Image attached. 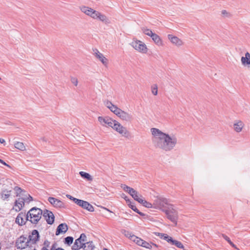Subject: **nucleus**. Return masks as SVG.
<instances>
[{
	"mask_svg": "<svg viewBox=\"0 0 250 250\" xmlns=\"http://www.w3.org/2000/svg\"><path fill=\"white\" fill-rule=\"evenodd\" d=\"M112 128L125 137L127 136L128 134V131L126 128L124 127L116 121H115Z\"/></svg>",
	"mask_w": 250,
	"mask_h": 250,
	"instance_id": "nucleus-6",
	"label": "nucleus"
},
{
	"mask_svg": "<svg viewBox=\"0 0 250 250\" xmlns=\"http://www.w3.org/2000/svg\"><path fill=\"white\" fill-rule=\"evenodd\" d=\"M152 245L155 247H157V245L152 243H149L144 240L142 242V247L146 248V249H151L152 248Z\"/></svg>",
	"mask_w": 250,
	"mask_h": 250,
	"instance_id": "nucleus-28",
	"label": "nucleus"
},
{
	"mask_svg": "<svg viewBox=\"0 0 250 250\" xmlns=\"http://www.w3.org/2000/svg\"><path fill=\"white\" fill-rule=\"evenodd\" d=\"M98 121L103 126H110L112 127L115 120H113L108 117H103L99 116L98 117Z\"/></svg>",
	"mask_w": 250,
	"mask_h": 250,
	"instance_id": "nucleus-8",
	"label": "nucleus"
},
{
	"mask_svg": "<svg viewBox=\"0 0 250 250\" xmlns=\"http://www.w3.org/2000/svg\"><path fill=\"white\" fill-rule=\"evenodd\" d=\"M42 215H43L48 224L52 225L53 224L55 217L52 211L45 209L43 211H42Z\"/></svg>",
	"mask_w": 250,
	"mask_h": 250,
	"instance_id": "nucleus-7",
	"label": "nucleus"
},
{
	"mask_svg": "<svg viewBox=\"0 0 250 250\" xmlns=\"http://www.w3.org/2000/svg\"><path fill=\"white\" fill-rule=\"evenodd\" d=\"M86 244H87L86 248L85 249V250H93L95 248V246L92 241L87 242Z\"/></svg>",
	"mask_w": 250,
	"mask_h": 250,
	"instance_id": "nucleus-33",
	"label": "nucleus"
},
{
	"mask_svg": "<svg viewBox=\"0 0 250 250\" xmlns=\"http://www.w3.org/2000/svg\"><path fill=\"white\" fill-rule=\"evenodd\" d=\"M49 203L55 208H64V203L61 200L54 197H49L48 199Z\"/></svg>",
	"mask_w": 250,
	"mask_h": 250,
	"instance_id": "nucleus-14",
	"label": "nucleus"
},
{
	"mask_svg": "<svg viewBox=\"0 0 250 250\" xmlns=\"http://www.w3.org/2000/svg\"><path fill=\"white\" fill-rule=\"evenodd\" d=\"M68 226L66 223L60 224L57 228L56 235H59L61 233H65L68 230Z\"/></svg>",
	"mask_w": 250,
	"mask_h": 250,
	"instance_id": "nucleus-16",
	"label": "nucleus"
},
{
	"mask_svg": "<svg viewBox=\"0 0 250 250\" xmlns=\"http://www.w3.org/2000/svg\"><path fill=\"white\" fill-rule=\"evenodd\" d=\"M223 238L226 240L233 248L237 249L235 245H234L230 240L229 238L226 235L223 234H222Z\"/></svg>",
	"mask_w": 250,
	"mask_h": 250,
	"instance_id": "nucleus-34",
	"label": "nucleus"
},
{
	"mask_svg": "<svg viewBox=\"0 0 250 250\" xmlns=\"http://www.w3.org/2000/svg\"><path fill=\"white\" fill-rule=\"evenodd\" d=\"M25 199L23 198H19L18 200L15 202L16 207L15 210L17 212L20 211L24 206Z\"/></svg>",
	"mask_w": 250,
	"mask_h": 250,
	"instance_id": "nucleus-17",
	"label": "nucleus"
},
{
	"mask_svg": "<svg viewBox=\"0 0 250 250\" xmlns=\"http://www.w3.org/2000/svg\"><path fill=\"white\" fill-rule=\"evenodd\" d=\"M164 239L167 241L171 245L172 243L173 242V239H172V238L167 234H166V236H165V238Z\"/></svg>",
	"mask_w": 250,
	"mask_h": 250,
	"instance_id": "nucleus-43",
	"label": "nucleus"
},
{
	"mask_svg": "<svg viewBox=\"0 0 250 250\" xmlns=\"http://www.w3.org/2000/svg\"><path fill=\"white\" fill-rule=\"evenodd\" d=\"M151 92L154 95H157L158 94V87L157 84H153L151 87Z\"/></svg>",
	"mask_w": 250,
	"mask_h": 250,
	"instance_id": "nucleus-38",
	"label": "nucleus"
},
{
	"mask_svg": "<svg viewBox=\"0 0 250 250\" xmlns=\"http://www.w3.org/2000/svg\"><path fill=\"white\" fill-rule=\"evenodd\" d=\"M82 243L81 239L79 237L78 239H76L72 247V249L73 250H79L81 249L82 246L79 247V246Z\"/></svg>",
	"mask_w": 250,
	"mask_h": 250,
	"instance_id": "nucleus-24",
	"label": "nucleus"
},
{
	"mask_svg": "<svg viewBox=\"0 0 250 250\" xmlns=\"http://www.w3.org/2000/svg\"><path fill=\"white\" fill-rule=\"evenodd\" d=\"M99 13V11L94 10L92 13L91 18L94 19H97V17L98 16Z\"/></svg>",
	"mask_w": 250,
	"mask_h": 250,
	"instance_id": "nucleus-46",
	"label": "nucleus"
},
{
	"mask_svg": "<svg viewBox=\"0 0 250 250\" xmlns=\"http://www.w3.org/2000/svg\"><path fill=\"white\" fill-rule=\"evenodd\" d=\"M127 205H128L129 207L130 208L133 210H134L135 212H136L141 216H145L146 215L145 214L140 211L136 208V207L134 205H133V203H131V202H130V203H128Z\"/></svg>",
	"mask_w": 250,
	"mask_h": 250,
	"instance_id": "nucleus-26",
	"label": "nucleus"
},
{
	"mask_svg": "<svg viewBox=\"0 0 250 250\" xmlns=\"http://www.w3.org/2000/svg\"><path fill=\"white\" fill-rule=\"evenodd\" d=\"M104 104L105 106L108 108H109L110 106L113 104L110 101H107L104 103Z\"/></svg>",
	"mask_w": 250,
	"mask_h": 250,
	"instance_id": "nucleus-52",
	"label": "nucleus"
},
{
	"mask_svg": "<svg viewBox=\"0 0 250 250\" xmlns=\"http://www.w3.org/2000/svg\"><path fill=\"white\" fill-rule=\"evenodd\" d=\"M50 242L47 240H45L43 243L44 247H46V248H48L50 245Z\"/></svg>",
	"mask_w": 250,
	"mask_h": 250,
	"instance_id": "nucleus-53",
	"label": "nucleus"
},
{
	"mask_svg": "<svg viewBox=\"0 0 250 250\" xmlns=\"http://www.w3.org/2000/svg\"><path fill=\"white\" fill-rule=\"evenodd\" d=\"M27 200H29V202L31 201H32L33 200V198H32V196H31L30 195H29V197L27 198Z\"/></svg>",
	"mask_w": 250,
	"mask_h": 250,
	"instance_id": "nucleus-58",
	"label": "nucleus"
},
{
	"mask_svg": "<svg viewBox=\"0 0 250 250\" xmlns=\"http://www.w3.org/2000/svg\"><path fill=\"white\" fill-rule=\"evenodd\" d=\"M172 245H174L178 248L183 249L184 246L182 243L178 241L173 240V242L171 244Z\"/></svg>",
	"mask_w": 250,
	"mask_h": 250,
	"instance_id": "nucleus-36",
	"label": "nucleus"
},
{
	"mask_svg": "<svg viewBox=\"0 0 250 250\" xmlns=\"http://www.w3.org/2000/svg\"><path fill=\"white\" fill-rule=\"evenodd\" d=\"M162 211L166 213L167 219L173 223L174 226H176L177 224V220L178 219L177 211L172 208H168L167 209H162Z\"/></svg>",
	"mask_w": 250,
	"mask_h": 250,
	"instance_id": "nucleus-3",
	"label": "nucleus"
},
{
	"mask_svg": "<svg viewBox=\"0 0 250 250\" xmlns=\"http://www.w3.org/2000/svg\"><path fill=\"white\" fill-rule=\"evenodd\" d=\"M0 163L2 164L7 166L8 167H11L7 164H6L4 161H3L2 159H0Z\"/></svg>",
	"mask_w": 250,
	"mask_h": 250,
	"instance_id": "nucleus-56",
	"label": "nucleus"
},
{
	"mask_svg": "<svg viewBox=\"0 0 250 250\" xmlns=\"http://www.w3.org/2000/svg\"><path fill=\"white\" fill-rule=\"evenodd\" d=\"M82 243L87 242L86 239V236L84 233H82L79 237Z\"/></svg>",
	"mask_w": 250,
	"mask_h": 250,
	"instance_id": "nucleus-45",
	"label": "nucleus"
},
{
	"mask_svg": "<svg viewBox=\"0 0 250 250\" xmlns=\"http://www.w3.org/2000/svg\"><path fill=\"white\" fill-rule=\"evenodd\" d=\"M130 239L131 240H132L133 241H134V242H135L136 240L138 238V237H137V236H136L135 235H130Z\"/></svg>",
	"mask_w": 250,
	"mask_h": 250,
	"instance_id": "nucleus-55",
	"label": "nucleus"
},
{
	"mask_svg": "<svg viewBox=\"0 0 250 250\" xmlns=\"http://www.w3.org/2000/svg\"><path fill=\"white\" fill-rule=\"evenodd\" d=\"M26 215L25 212H21L19 213L16 218V223L21 226L24 225L27 221H26Z\"/></svg>",
	"mask_w": 250,
	"mask_h": 250,
	"instance_id": "nucleus-13",
	"label": "nucleus"
},
{
	"mask_svg": "<svg viewBox=\"0 0 250 250\" xmlns=\"http://www.w3.org/2000/svg\"><path fill=\"white\" fill-rule=\"evenodd\" d=\"M103 250H108L107 249H106V248H104Z\"/></svg>",
	"mask_w": 250,
	"mask_h": 250,
	"instance_id": "nucleus-61",
	"label": "nucleus"
},
{
	"mask_svg": "<svg viewBox=\"0 0 250 250\" xmlns=\"http://www.w3.org/2000/svg\"><path fill=\"white\" fill-rule=\"evenodd\" d=\"M42 210L38 208H31L26 213V221L30 222L34 225H37L42 218Z\"/></svg>",
	"mask_w": 250,
	"mask_h": 250,
	"instance_id": "nucleus-2",
	"label": "nucleus"
},
{
	"mask_svg": "<svg viewBox=\"0 0 250 250\" xmlns=\"http://www.w3.org/2000/svg\"><path fill=\"white\" fill-rule=\"evenodd\" d=\"M41 250H49L46 247H43Z\"/></svg>",
	"mask_w": 250,
	"mask_h": 250,
	"instance_id": "nucleus-59",
	"label": "nucleus"
},
{
	"mask_svg": "<svg viewBox=\"0 0 250 250\" xmlns=\"http://www.w3.org/2000/svg\"><path fill=\"white\" fill-rule=\"evenodd\" d=\"M74 238L72 236H67L64 238V243L65 244L70 246L73 242Z\"/></svg>",
	"mask_w": 250,
	"mask_h": 250,
	"instance_id": "nucleus-30",
	"label": "nucleus"
},
{
	"mask_svg": "<svg viewBox=\"0 0 250 250\" xmlns=\"http://www.w3.org/2000/svg\"><path fill=\"white\" fill-rule=\"evenodd\" d=\"M66 196L68 198H69L71 200H72L76 204L77 203H78V201H79L80 200V199L73 197V196L69 194H67Z\"/></svg>",
	"mask_w": 250,
	"mask_h": 250,
	"instance_id": "nucleus-44",
	"label": "nucleus"
},
{
	"mask_svg": "<svg viewBox=\"0 0 250 250\" xmlns=\"http://www.w3.org/2000/svg\"><path fill=\"white\" fill-rule=\"evenodd\" d=\"M233 126L234 130L237 132H239L242 130L244 126V124L242 121H238L234 124Z\"/></svg>",
	"mask_w": 250,
	"mask_h": 250,
	"instance_id": "nucleus-21",
	"label": "nucleus"
},
{
	"mask_svg": "<svg viewBox=\"0 0 250 250\" xmlns=\"http://www.w3.org/2000/svg\"><path fill=\"white\" fill-rule=\"evenodd\" d=\"M97 19L105 23V24H108L110 22V21L109 19L107 18V17L100 12H99L98 14Z\"/></svg>",
	"mask_w": 250,
	"mask_h": 250,
	"instance_id": "nucleus-23",
	"label": "nucleus"
},
{
	"mask_svg": "<svg viewBox=\"0 0 250 250\" xmlns=\"http://www.w3.org/2000/svg\"><path fill=\"white\" fill-rule=\"evenodd\" d=\"M12 188H6L3 187L0 192V197L3 201H8L11 196Z\"/></svg>",
	"mask_w": 250,
	"mask_h": 250,
	"instance_id": "nucleus-5",
	"label": "nucleus"
},
{
	"mask_svg": "<svg viewBox=\"0 0 250 250\" xmlns=\"http://www.w3.org/2000/svg\"><path fill=\"white\" fill-rule=\"evenodd\" d=\"M88 202L82 200H80L78 201V203H77V205L79 206L80 207H82L83 209H85V208L87 205Z\"/></svg>",
	"mask_w": 250,
	"mask_h": 250,
	"instance_id": "nucleus-35",
	"label": "nucleus"
},
{
	"mask_svg": "<svg viewBox=\"0 0 250 250\" xmlns=\"http://www.w3.org/2000/svg\"><path fill=\"white\" fill-rule=\"evenodd\" d=\"M85 209H86L90 212H93L94 211V207L88 202L87 203V205L85 208Z\"/></svg>",
	"mask_w": 250,
	"mask_h": 250,
	"instance_id": "nucleus-42",
	"label": "nucleus"
},
{
	"mask_svg": "<svg viewBox=\"0 0 250 250\" xmlns=\"http://www.w3.org/2000/svg\"><path fill=\"white\" fill-rule=\"evenodd\" d=\"M141 29L144 34H145L146 35L149 37H151L152 36V35L154 33L152 32V31L150 29H148L145 27H142Z\"/></svg>",
	"mask_w": 250,
	"mask_h": 250,
	"instance_id": "nucleus-29",
	"label": "nucleus"
},
{
	"mask_svg": "<svg viewBox=\"0 0 250 250\" xmlns=\"http://www.w3.org/2000/svg\"><path fill=\"white\" fill-rule=\"evenodd\" d=\"M121 197L124 198L127 203H130L131 201L128 199V197L124 193H122L121 195Z\"/></svg>",
	"mask_w": 250,
	"mask_h": 250,
	"instance_id": "nucleus-48",
	"label": "nucleus"
},
{
	"mask_svg": "<svg viewBox=\"0 0 250 250\" xmlns=\"http://www.w3.org/2000/svg\"><path fill=\"white\" fill-rule=\"evenodd\" d=\"M1 79V78H0V80Z\"/></svg>",
	"mask_w": 250,
	"mask_h": 250,
	"instance_id": "nucleus-64",
	"label": "nucleus"
},
{
	"mask_svg": "<svg viewBox=\"0 0 250 250\" xmlns=\"http://www.w3.org/2000/svg\"><path fill=\"white\" fill-rule=\"evenodd\" d=\"M222 14L223 15H225V14H227V11H226V10H223V11H222Z\"/></svg>",
	"mask_w": 250,
	"mask_h": 250,
	"instance_id": "nucleus-60",
	"label": "nucleus"
},
{
	"mask_svg": "<svg viewBox=\"0 0 250 250\" xmlns=\"http://www.w3.org/2000/svg\"><path fill=\"white\" fill-rule=\"evenodd\" d=\"M132 46L140 52L145 53L147 51L146 44L140 41L132 42Z\"/></svg>",
	"mask_w": 250,
	"mask_h": 250,
	"instance_id": "nucleus-11",
	"label": "nucleus"
},
{
	"mask_svg": "<svg viewBox=\"0 0 250 250\" xmlns=\"http://www.w3.org/2000/svg\"><path fill=\"white\" fill-rule=\"evenodd\" d=\"M95 57L98 58L102 63L106 66L107 64V59L104 57L103 54L101 53L97 49H93Z\"/></svg>",
	"mask_w": 250,
	"mask_h": 250,
	"instance_id": "nucleus-15",
	"label": "nucleus"
},
{
	"mask_svg": "<svg viewBox=\"0 0 250 250\" xmlns=\"http://www.w3.org/2000/svg\"><path fill=\"white\" fill-rule=\"evenodd\" d=\"M111 111L113 112L115 114L117 115V113L120 111V108H118L116 105L113 104L109 108Z\"/></svg>",
	"mask_w": 250,
	"mask_h": 250,
	"instance_id": "nucleus-32",
	"label": "nucleus"
},
{
	"mask_svg": "<svg viewBox=\"0 0 250 250\" xmlns=\"http://www.w3.org/2000/svg\"><path fill=\"white\" fill-rule=\"evenodd\" d=\"M14 190L16 192V196H20V194L24 191L25 192L24 190H23V189H22L21 188L19 187H15L14 188Z\"/></svg>",
	"mask_w": 250,
	"mask_h": 250,
	"instance_id": "nucleus-37",
	"label": "nucleus"
},
{
	"mask_svg": "<svg viewBox=\"0 0 250 250\" xmlns=\"http://www.w3.org/2000/svg\"><path fill=\"white\" fill-rule=\"evenodd\" d=\"M121 188L125 191L127 192L128 194L130 193L131 189L132 188H130L126 185L123 184L121 185Z\"/></svg>",
	"mask_w": 250,
	"mask_h": 250,
	"instance_id": "nucleus-39",
	"label": "nucleus"
},
{
	"mask_svg": "<svg viewBox=\"0 0 250 250\" xmlns=\"http://www.w3.org/2000/svg\"><path fill=\"white\" fill-rule=\"evenodd\" d=\"M135 200L138 202L139 203L141 202V200H142L143 199L141 197H142V196L138 192V194H136L133 196V197H132Z\"/></svg>",
	"mask_w": 250,
	"mask_h": 250,
	"instance_id": "nucleus-41",
	"label": "nucleus"
},
{
	"mask_svg": "<svg viewBox=\"0 0 250 250\" xmlns=\"http://www.w3.org/2000/svg\"><path fill=\"white\" fill-rule=\"evenodd\" d=\"M30 242L24 235L21 236L16 242V246L18 249H24L29 246Z\"/></svg>",
	"mask_w": 250,
	"mask_h": 250,
	"instance_id": "nucleus-4",
	"label": "nucleus"
},
{
	"mask_svg": "<svg viewBox=\"0 0 250 250\" xmlns=\"http://www.w3.org/2000/svg\"><path fill=\"white\" fill-rule=\"evenodd\" d=\"M154 42L158 45H162V41L160 37L155 33H153L150 37Z\"/></svg>",
	"mask_w": 250,
	"mask_h": 250,
	"instance_id": "nucleus-22",
	"label": "nucleus"
},
{
	"mask_svg": "<svg viewBox=\"0 0 250 250\" xmlns=\"http://www.w3.org/2000/svg\"><path fill=\"white\" fill-rule=\"evenodd\" d=\"M138 191H137L136 190H135L134 189H133V188L131 189L130 190V193H129V194H130V196H131L132 197H133V196L134 195H135L136 194H138Z\"/></svg>",
	"mask_w": 250,
	"mask_h": 250,
	"instance_id": "nucleus-51",
	"label": "nucleus"
},
{
	"mask_svg": "<svg viewBox=\"0 0 250 250\" xmlns=\"http://www.w3.org/2000/svg\"><path fill=\"white\" fill-rule=\"evenodd\" d=\"M144 240L141 239L140 238H139L136 240L135 243L137 244L138 245L141 246L142 245V242Z\"/></svg>",
	"mask_w": 250,
	"mask_h": 250,
	"instance_id": "nucleus-50",
	"label": "nucleus"
},
{
	"mask_svg": "<svg viewBox=\"0 0 250 250\" xmlns=\"http://www.w3.org/2000/svg\"><path fill=\"white\" fill-rule=\"evenodd\" d=\"M33 250H37L36 249H34Z\"/></svg>",
	"mask_w": 250,
	"mask_h": 250,
	"instance_id": "nucleus-63",
	"label": "nucleus"
},
{
	"mask_svg": "<svg viewBox=\"0 0 250 250\" xmlns=\"http://www.w3.org/2000/svg\"><path fill=\"white\" fill-rule=\"evenodd\" d=\"M140 203L142 204L144 207L147 208H151L152 207V205L150 203L146 201V200L143 199L142 200H141Z\"/></svg>",
	"mask_w": 250,
	"mask_h": 250,
	"instance_id": "nucleus-31",
	"label": "nucleus"
},
{
	"mask_svg": "<svg viewBox=\"0 0 250 250\" xmlns=\"http://www.w3.org/2000/svg\"><path fill=\"white\" fill-rule=\"evenodd\" d=\"M168 204V200L165 198H158L154 201V205L156 206V208L163 209L162 208H164L166 205Z\"/></svg>",
	"mask_w": 250,
	"mask_h": 250,
	"instance_id": "nucleus-12",
	"label": "nucleus"
},
{
	"mask_svg": "<svg viewBox=\"0 0 250 250\" xmlns=\"http://www.w3.org/2000/svg\"><path fill=\"white\" fill-rule=\"evenodd\" d=\"M121 119L126 122H130L133 119L132 115L127 112H126L122 109L117 113L116 115Z\"/></svg>",
	"mask_w": 250,
	"mask_h": 250,
	"instance_id": "nucleus-10",
	"label": "nucleus"
},
{
	"mask_svg": "<svg viewBox=\"0 0 250 250\" xmlns=\"http://www.w3.org/2000/svg\"><path fill=\"white\" fill-rule=\"evenodd\" d=\"M40 237L39 231L37 229H34L28 236V242L31 244H36L39 241Z\"/></svg>",
	"mask_w": 250,
	"mask_h": 250,
	"instance_id": "nucleus-9",
	"label": "nucleus"
},
{
	"mask_svg": "<svg viewBox=\"0 0 250 250\" xmlns=\"http://www.w3.org/2000/svg\"><path fill=\"white\" fill-rule=\"evenodd\" d=\"M105 209H106L107 211L111 212L109 209H107L106 208H105Z\"/></svg>",
	"mask_w": 250,
	"mask_h": 250,
	"instance_id": "nucleus-62",
	"label": "nucleus"
},
{
	"mask_svg": "<svg viewBox=\"0 0 250 250\" xmlns=\"http://www.w3.org/2000/svg\"><path fill=\"white\" fill-rule=\"evenodd\" d=\"M0 143L1 144H3L4 146H5V145H6L5 141L4 139H3L2 138H0Z\"/></svg>",
	"mask_w": 250,
	"mask_h": 250,
	"instance_id": "nucleus-57",
	"label": "nucleus"
},
{
	"mask_svg": "<svg viewBox=\"0 0 250 250\" xmlns=\"http://www.w3.org/2000/svg\"><path fill=\"white\" fill-rule=\"evenodd\" d=\"M151 132L153 135L152 143L156 148L170 151L177 144V139L174 135L170 136L156 128H152Z\"/></svg>",
	"mask_w": 250,
	"mask_h": 250,
	"instance_id": "nucleus-1",
	"label": "nucleus"
},
{
	"mask_svg": "<svg viewBox=\"0 0 250 250\" xmlns=\"http://www.w3.org/2000/svg\"><path fill=\"white\" fill-rule=\"evenodd\" d=\"M80 9L82 12L91 18L93 9L85 6H82L80 7Z\"/></svg>",
	"mask_w": 250,
	"mask_h": 250,
	"instance_id": "nucleus-20",
	"label": "nucleus"
},
{
	"mask_svg": "<svg viewBox=\"0 0 250 250\" xmlns=\"http://www.w3.org/2000/svg\"><path fill=\"white\" fill-rule=\"evenodd\" d=\"M79 174L84 179H85L88 181H91L92 180V176L88 173L84 171H80Z\"/></svg>",
	"mask_w": 250,
	"mask_h": 250,
	"instance_id": "nucleus-27",
	"label": "nucleus"
},
{
	"mask_svg": "<svg viewBox=\"0 0 250 250\" xmlns=\"http://www.w3.org/2000/svg\"><path fill=\"white\" fill-rule=\"evenodd\" d=\"M71 82L72 83H73L75 86H77L78 81L77 78L75 77H71Z\"/></svg>",
	"mask_w": 250,
	"mask_h": 250,
	"instance_id": "nucleus-47",
	"label": "nucleus"
},
{
	"mask_svg": "<svg viewBox=\"0 0 250 250\" xmlns=\"http://www.w3.org/2000/svg\"><path fill=\"white\" fill-rule=\"evenodd\" d=\"M58 244L56 242H54L51 246L50 250H64L62 248H58Z\"/></svg>",
	"mask_w": 250,
	"mask_h": 250,
	"instance_id": "nucleus-40",
	"label": "nucleus"
},
{
	"mask_svg": "<svg viewBox=\"0 0 250 250\" xmlns=\"http://www.w3.org/2000/svg\"><path fill=\"white\" fill-rule=\"evenodd\" d=\"M167 37L172 43L175 44L176 45L180 46L183 44L182 41L176 36H173L172 35L169 34L168 35Z\"/></svg>",
	"mask_w": 250,
	"mask_h": 250,
	"instance_id": "nucleus-18",
	"label": "nucleus"
},
{
	"mask_svg": "<svg viewBox=\"0 0 250 250\" xmlns=\"http://www.w3.org/2000/svg\"><path fill=\"white\" fill-rule=\"evenodd\" d=\"M87 242H84V243H81L79 246V247H81V246H82L81 247V248H83V250H85V249L86 248V244Z\"/></svg>",
	"mask_w": 250,
	"mask_h": 250,
	"instance_id": "nucleus-54",
	"label": "nucleus"
},
{
	"mask_svg": "<svg viewBox=\"0 0 250 250\" xmlns=\"http://www.w3.org/2000/svg\"><path fill=\"white\" fill-rule=\"evenodd\" d=\"M15 148L21 151H24L26 150V147L24 144L22 142H16L14 144Z\"/></svg>",
	"mask_w": 250,
	"mask_h": 250,
	"instance_id": "nucleus-25",
	"label": "nucleus"
},
{
	"mask_svg": "<svg viewBox=\"0 0 250 250\" xmlns=\"http://www.w3.org/2000/svg\"><path fill=\"white\" fill-rule=\"evenodd\" d=\"M241 61L244 66H250V54L248 52L246 53L245 56L241 57Z\"/></svg>",
	"mask_w": 250,
	"mask_h": 250,
	"instance_id": "nucleus-19",
	"label": "nucleus"
},
{
	"mask_svg": "<svg viewBox=\"0 0 250 250\" xmlns=\"http://www.w3.org/2000/svg\"><path fill=\"white\" fill-rule=\"evenodd\" d=\"M154 233L156 236H159L161 239H164L165 236H166V235L167 234L162 233H159V232H155Z\"/></svg>",
	"mask_w": 250,
	"mask_h": 250,
	"instance_id": "nucleus-49",
	"label": "nucleus"
}]
</instances>
